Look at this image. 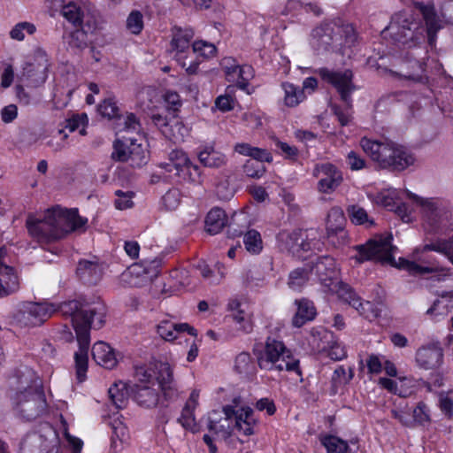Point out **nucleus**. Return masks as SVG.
Returning <instances> with one entry per match:
<instances>
[{
	"label": "nucleus",
	"mask_w": 453,
	"mask_h": 453,
	"mask_svg": "<svg viewBox=\"0 0 453 453\" xmlns=\"http://www.w3.org/2000/svg\"><path fill=\"white\" fill-rule=\"evenodd\" d=\"M56 312L70 319L76 333L79 349L74 353L75 369L77 380L82 382L88 371L90 330H98L104 326L106 305L101 299L93 302L70 300L58 306L50 303H27L17 311L15 319L21 326H38Z\"/></svg>",
	"instance_id": "1"
},
{
	"label": "nucleus",
	"mask_w": 453,
	"mask_h": 453,
	"mask_svg": "<svg viewBox=\"0 0 453 453\" xmlns=\"http://www.w3.org/2000/svg\"><path fill=\"white\" fill-rule=\"evenodd\" d=\"M407 196L421 208L422 226L425 231L423 243L415 248V261L400 258V269L406 270L413 275H424L442 271L435 259H430L426 253L434 251L445 256L447 239L430 234L446 233L451 225V212L435 198H423L410 191Z\"/></svg>",
	"instance_id": "2"
},
{
	"label": "nucleus",
	"mask_w": 453,
	"mask_h": 453,
	"mask_svg": "<svg viewBox=\"0 0 453 453\" xmlns=\"http://www.w3.org/2000/svg\"><path fill=\"white\" fill-rule=\"evenodd\" d=\"M415 8L421 13L425 24L406 12L395 13L387 27L391 38L404 48L420 47L426 42L430 46L435 42L436 34L441 28L433 3H414Z\"/></svg>",
	"instance_id": "3"
},
{
	"label": "nucleus",
	"mask_w": 453,
	"mask_h": 453,
	"mask_svg": "<svg viewBox=\"0 0 453 453\" xmlns=\"http://www.w3.org/2000/svg\"><path fill=\"white\" fill-rule=\"evenodd\" d=\"M88 219L81 217L78 209H65L59 205L48 209L42 218L28 214L26 227L29 235L40 245L63 239L67 234L85 230Z\"/></svg>",
	"instance_id": "4"
},
{
	"label": "nucleus",
	"mask_w": 453,
	"mask_h": 453,
	"mask_svg": "<svg viewBox=\"0 0 453 453\" xmlns=\"http://www.w3.org/2000/svg\"><path fill=\"white\" fill-rule=\"evenodd\" d=\"M311 273H314L326 293L337 294L338 297L355 308L361 316L371 319L377 316L373 303L362 301L354 289L343 283L339 278L335 260L331 256H321L309 265Z\"/></svg>",
	"instance_id": "5"
},
{
	"label": "nucleus",
	"mask_w": 453,
	"mask_h": 453,
	"mask_svg": "<svg viewBox=\"0 0 453 453\" xmlns=\"http://www.w3.org/2000/svg\"><path fill=\"white\" fill-rule=\"evenodd\" d=\"M360 146L364 152L377 164L378 167L390 172H402L415 162L413 154L396 142H381L363 137Z\"/></svg>",
	"instance_id": "6"
},
{
	"label": "nucleus",
	"mask_w": 453,
	"mask_h": 453,
	"mask_svg": "<svg viewBox=\"0 0 453 453\" xmlns=\"http://www.w3.org/2000/svg\"><path fill=\"white\" fill-rule=\"evenodd\" d=\"M317 73L324 81L332 85L336 89L344 106L330 104V109L336 116L342 127L349 126L353 119L352 94L357 88L353 82V72L349 69L333 71L326 67H322L317 70Z\"/></svg>",
	"instance_id": "7"
},
{
	"label": "nucleus",
	"mask_w": 453,
	"mask_h": 453,
	"mask_svg": "<svg viewBox=\"0 0 453 453\" xmlns=\"http://www.w3.org/2000/svg\"><path fill=\"white\" fill-rule=\"evenodd\" d=\"M253 353L261 369L272 371H288L301 373L299 360L292 357L291 351L284 342L275 337L268 336L265 343H256Z\"/></svg>",
	"instance_id": "8"
},
{
	"label": "nucleus",
	"mask_w": 453,
	"mask_h": 453,
	"mask_svg": "<svg viewBox=\"0 0 453 453\" xmlns=\"http://www.w3.org/2000/svg\"><path fill=\"white\" fill-rule=\"evenodd\" d=\"M239 402L240 398H234L233 401L234 405H226L223 407L226 425L220 424L218 426L215 421L209 420L208 429L214 431L224 440L229 439L234 430H236L239 434L247 437L254 434L256 433L255 429L257 426L254 411L250 407H242L236 410L235 408Z\"/></svg>",
	"instance_id": "9"
},
{
	"label": "nucleus",
	"mask_w": 453,
	"mask_h": 453,
	"mask_svg": "<svg viewBox=\"0 0 453 453\" xmlns=\"http://www.w3.org/2000/svg\"><path fill=\"white\" fill-rule=\"evenodd\" d=\"M134 375L140 382L158 384L162 398L160 404L167 406L178 399L180 392L173 379V369L166 362L155 361L149 365L136 366Z\"/></svg>",
	"instance_id": "10"
},
{
	"label": "nucleus",
	"mask_w": 453,
	"mask_h": 453,
	"mask_svg": "<svg viewBox=\"0 0 453 453\" xmlns=\"http://www.w3.org/2000/svg\"><path fill=\"white\" fill-rule=\"evenodd\" d=\"M12 401L15 416L25 422L35 420L47 409L43 388L37 390L35 388L31 391H16Z\"/></svg>",
	"instance_id": "11"
},
{
	"label": "nucleus",
	"mask_w": 453,
	"mask_h": 453,
	"mask_svg": "<svg viewBox=\"0 0 453 453\" xmlns=\"http://www.w3.org/2000/svg\"><path fill=\"white\" fill-rule=\"evenodd\" d=\"M354 249L357 251L355 257L358 263L372 259L386 263H391L394 260L391 238L388 237H380L378 240L371 239L365 244L355 246Z\"/></svg>",
	"instance_id": "12"
},
{
	"label": "nucleus",
	"mask_w": 453,
	"mask_h": 453,
	"mask_svg": "<svg viewBox=\"0 0 453 453\" xmlns=\"http://www.w3.org/2000/svg\"><path fill=\"white\" fill-rule=\"evenodd\" d=\"M194 37V31L191 28L174 27L171 48L174 52L173 58L182 66H186V59L192 53L191 42Z\"/></svg>",
	"instance_id": "13"
},
{
	"label": "nucleus",
	"mask_w": 453,
	"mask_h": 453,
	"mask_svg": "<svg viewBox=\"0 0 453 453\" xmlns=\"http://www.w3.org/2000/svg\"><path fill=\"white\" fill-rule=\"evenodd\" d=\"M317 174L324 176L318 182V189L325 194L334 192L343 181L342 172L331 163L317 165L314 169V175Z\"/></svg>",
	"instance_id": "14"
},
{
	"label": "nucleus",
	"mask_w": 453,
	"mask_h": 453,
	"mask_svg": "<svg viewBox=\"0 0 453 453\" xmlns=\"http://www.w3.org/2000/svg\"><path fill=\"white\" fill-rule=\"evenodd\" d=\"M5 255V249L0 248V298L13 294L19 288L14 268L4 262Z\"/></svg>",
	"instance_id": "15"
},
{
	"label": "nucleus",
	"mask_w": 453,
	"mask_h": 453,
	"mask_svg": "<svg viewBox=\"0 0 453 453\" xmlns=\"http://www.w3.org/2000/svg\"><path fill=\"white\" fill-rule=\"evenodd\" d=\"M443 359V350L439 344H429L419 348L416 352V362L420 368L433 370L438 368Z\"/></svg>",
	"instance_id": "16"
},
{
	"label": "nucleus",
	"mask_w": 453,
	"mask_h": 453,
	"mask_svg": "<svg viewBox=\"0 0 453 453\" xmlns=\"http://www.w3.org/2000/svg\"><path fill=\"white\" fill-rule=\"evenodd\" d=\"M277 241L282 250L293 255L300 250L308 251L311 250L310 243L303 240L300 229L293 231L282 230L277 234Z\"/></svg>",
	"instance_id": "17"
},
{
	"label": "nucleus",
	"mask_w": 453,
	"mask_h": 453,
	"mask_svg": "<svg viewBox=\"0 0 453 453\" xmlns=\"http://www.w3.org/2000/svg\"><path fill=\"white\" fill-rule=\"evenodd\" d=\"M336 34L334 27L328 23H324L315 27L311 32V45L319 53L330 50Z\"/></svg>",
	"instance_id": "18"
},
{
	"label": "nucleus",
	"mask_w": 453,
	"mask_h": 453,
	"mask_svg": "<svg viewBox=\"0 0 453 453\" xmlns=\"http://www.w3.org/2000/svg\"><path fill=\"white\" fill-rule=\"evenodd\" d=\"M15 380L12 384L16 385V391H31L36 388L37 390L42 389V384L39 377L28 366H20L15 372L13 376Z\"/></svg>",
	"instance_id": "19"
},
{
	"label": "nucleus",
	"mask_w": 453,
	"mask_h": 453,
	"mask_svg": "<svg viewBox=\"0 0 453 453\" xmlns=\"http://www.w3.org/2000/svg\"><path fill=\"white\" fill-rule=\"evenodd\" d=\"M133 398L143 408H154L160 404V395L157 389L147 385H135L132 388Z\"/></svg>",
	"instance_id": "20"
},
{
	"label": "nucleus",
	"mask_w": 453,
	"mask_h": 453,
	"mask_svg": "<svg viewBox=\"0 0 453 453\" xmlns=\"http://www.w3.org/2000/svg\"><path fill=\"white\" fill-rule=\"evenodd\" d=\"M295 304L297 310L292 319L293 326L299 328L316 318L317 310L312 301L301 298L296 299Z\"/></svg>",
	"instance_id": "21"
},
{
	"label": "nucleus",
	"mask_w": 453,
	"mask_h": 453,
	"mask_svg": "<svg viewBox=\"0 0 453 453\" xmlns=\"http://www.w3.org/2000/svg\"><path fill=\"white\" fill-rule=\"evenodd\" d=\"M91 352L95 362L106 369L114 368L118 363L113 349L104 342H96Z\"/></svg>",
	"instance_id": "22"
},
{
	"label": "nucleus",
	"mask_w": 453,
	"mask_h": 453,
	"mask_svg": "<svg viewBox=\"0 0 453 453\" xmlns=\"http://www.w3.org/2000/svg\"><path fill=\"white\" fill-rule=\"evenodd\" d=\"M157 332L165 341H173L178 334L183 332H188L192 336L197 335V330L188 323L177 324L167 320L157 325Z\"/></svg>",
	"instance_id": "23"
},
{
	"label": "nucleus",
	"mask_w": 453,
	"mask_h": 453,
	"mask_svg": "<svg viewBox=\"0 0 453 453\" xmlns=\"http://www.w3.org/2000/svg\"><path fill=\"white\" fill-rule=\"evenodd\" d=\"M20 79L28 86L38 87L47 79V67L41 64L26 63Z\"/></svg>",
	"instance_id": "24"
},
{
	"label": "nucleus",
	"mask_w": 453,
	"mask_h": 453,
	"mask_svg": "<svg viewBox=\"0 0 453 453\" xmlns=\"http://www.w3.org/2000/svg\"><path fill=\"white\" fill-rule=\"evenodd\" d=\"M197 157L205 167L219 168L226 165V156L215 150L212 145H204L198 148Z\"/></svg>",
	"instance_id": "25"
},
{
	"label": "nucleus",
	"mask_w": 453,
	"mask_h": 453,
	"mask_svg": "<svg viewBox=\"0 0 453 453\" xmlns=\"http://www.w3.org/2000/svg\"><path fill=\"white\" fill-rule=\"evenodd\" d=\"M76 273L81 280L88 284H96L101 278L98 264L88 260H81L78 263Z\"/></svg>",
	"instance_id": "26"
},
{
	"label": "nucleus",
	"mask_w": 453,
	"mask_h": 453,
	"mask_svg": "<svg viewBox=\"0 0 453 453\" xmlns=\"http://www.w3.org/2000/svg\"><path fill=\"white\" fill-rule=\"evenodd\" d=\"M227 225V216L219 207L212 208L205 219V228L211 234H219Z\"/></svg>",
	"instance_id": "27"
},
{
	"label": "nucleus",
	"mask_w": 453,
	"mask_h": 453,
	"mask_svg": "<svg viewBox=\"0 0 453 453\" xmlns=\"http://www.w3.org/2000/svg\"><path fill=\"white\" fill-rule=\"evenodd\" d=\"M345 217L342 209L332 208L327 214L326 232L328 237L344 233Z\"/></svg>",
	"instance_id": "28"
},
{
	"label": "nucleus",
	"mask_w": 453,
	"mask_h": 453,
	"mask_svg": "<svg viewBox=\"0 0 453 453\" xmlns=\"http://www.w3.org/2000/svg\"><path fill=\"white\" fill-rule=\"evenodd\" d=\"M109 398L117 409H124L128 403V390L127 384L119 381L115 382L108 390Z\"/></svg>",
	"instance_id": "29"
},
{
	"label": "nucleus",
	"mask_w": 453,
	"mask_h": 453,
	"mask_svg": "<svg viewBox=\"0 0 453 453\" xmlns=\"http://www.w3.org/2000/svg\"><path fill=\"white\" fill-rule=\"evenodd\" d=\"M123 140H116L113 142V151L111 152V157L112 160L117 162H127L129 159H133L134 152L130 149L127 142H130V145H134V139L128 138Z\"/></svg>",
	"instance_id": "30"
},
{
	"label": "nucleus",
	"mask_w": 453,
	"mask_h": 453,
	"mask_svg": "<svg viewBox=\"0 0 453 453\" xmlns=\"http://www.w3.org/2000/svg\"><path fill=\"white\" fill-rule=\"evenodd\" d=\"M311 271L308 267H299L291 271L288 278V286L295 291H299L309 280Z\"/></svg>",
	"instance_id": "31"
},
{
	"label": "nucleus",
	"mask_w": 453,
	"mask_h": 453,
	"mask_svg": "<svg viewBox=\"0 0 453 453\" xmlns=\"http://www.w3.org/2000/svg\"><path fill=\"white\" fill-rule=\"evenodd\" d=\"M44 438L37 434H27L20 442L19 453H41Z\"/></svg>",
	"instance_id": "32"
},
{
	"label": "nucleus",
	"mask_w": 453,
	"mask_h": 453,
	"mask_svg": "<svg viewBox=\"0 0 453 453\" xmlns=\"http://www.w3.org/2000/svg\"><path fill=\"white\" fill-rule=\"evenodd\" d=\"M68 49L79 53L88 47V35L83 30H75L66 37Z\"/></svg>",
	"instance_id": "33"
},
{
	"label": "nucleus",
	"mask_w": 453,
	"mask_h": 453,
	"mask_svg": "<svg viewBox=\"0 0 453 453\" xmlns=\"http://www.w3.org/2000/svg\"><path fill=\"white\" fill-rule=\"evenodd\" d=\"M234 370L241 375L248 376L255 370L252 357L248 352H242L235 357Z\"/></svg>",
	"instance_id": "34"
},
{
	"label": "nucleus",
	"mask_w": 453,
	"mask_h": 453,
	"mask_svg": "<svg viewBox=\"0 0 453 453\" xmlns=\"http://www.w3.org/2000/svg\"><path fill=\"white\" fill-rule=\"evenodd\" d=\"M282 88L285 91V104L289 107L296 106L304 98L303 90L299 89L297 87L291 83H282Z\"/></svg>",
	"instance_id": "35"
},
{
	"label": "nucleus",
	"mask_w": 453,
	"mask_h": 453,
	"mask_svg": "<svg viewBox=\"0 0 453 453\" xmlns=\"http://www.w3.org/2000/svg\"><path fill=\"white\" fill-rule=\"evenodd\" d=\"M169 163L165 165V169L168 173H173L176 167H180L181 165L189 163V157L181 150H173L168 155Z\"/></svg>",
	"instance_id": "36"
},
{
	"label": "nucleus",
	"mask_w": 453,
	"mask_h": 453,
	"mask_svg": "<svg viewBox=\"0 0 453 453\" xmlns=\"http://www.w3.org/2000/svg\"><path fill=\"white\" fill-rule=\"evenodd\" d=\"M246 250L253 254H258L262 250V240L260 234L254 229L248 231L243 238Z\"/></svg>",
	"instance_id": "37"
},
{
	"label": "nucleus",
	"mask_w": 453,
	"mask_h": 453,
	"mask_svg": "<svg viewBox=\"0 0 453 453\" xmlns=\"http://www.w3.org/2000/svg\"><path fill=\"white\" fill-rule=\"evenodd\" d=\"M98 112L105 118L108 119H120V111L119 108L117 105V103L114 98H107L104 99L99 105H98Z\"/></svg>",
	"instance_id": "38"
},
{
	"label": "nucleus",
	"mask_w": 453,
	"mask_h": 453,
	"mask_svg": "<svg viewBox=\"0 0 453 453\" xmlns=\"http://www.w3.org/2000/svg\"><path fill=\"white\" fill-rule=\"evenodd\" d=\"M194 406H191L189 403H187L182 409L181 415L178 418V422L187 430H190L192 433L198 431L196 428V419L193 414Z\"/></svg>",
	"instance_id": "39"
},
{
	"label": "nucleus",
	"mask_w": 453,
	"mask_h": 453,
	"mask_svg": "<svg viewBox=\"0 0 453 453\" xmlns=\"http://www.w3.org/2000/svg\"><path fill=\"white\" fill-rule=\"evenodd\" d=\"M347 211L354 224L363 225L368 223L369 226L374 225L373 220L369 219L366 211L358 205L354 204L349 206Z\"/></svg>",
	"instance_id": "40"
},
{
	"label": "nucleus",
	"mask_w": 453,
	"mask_h": 453,
	"mask_svg": "<svg viewBox=\"0 0 453 453\" xmlns=\"http://www.w3.org/2000/svg\"><path fill=\"white\" fill-rule=\"evenodd\" d=\"M242 168L246 176L254 179L261 178L266 171L265 165L256 159H248Z\"/></svg>",
	"instance_id": "41"
},
{
	"label": "nucleus",
	"mask_w": 453,
	"mask_h": 453,
	"mask_svg": "<svg viewBox=\"0 0 453 453\" xmlns=\"http://www.w3.org/2000/svg\"><path fill=\"white\" fill-rule=\"evenodd\" d=\"M63 16L74 26H80L82 22L81 9L73 3L63 6Z\"/></svg>",
	"instance_id": "42"
},
{
	"label": "nucleus",
	"mask_w": 453,
	"mask_h": 453,
	"mask_svg": "<svg viewBox=\"0 0 453 453\" xmlns=\"http://www.w3.org/2000/svg\"><path fill=\"white\" fill-rule=\"evenodd\" d=\"M264 280L265 273L259 265H251L243 274V281L246 285L257 286Z\"/></svg>",
	"instance_id": "43"
},
{
	"label": "nucleus",
	"mask_w": 453,
	"mask_h": 453,
	"mask_svg": "<svg viewBox=\"0 0 453 453\" xmlns=\"http://www.w3.org/2000/svg\"><path fill=\"white\" fill-rule=\"evenodd\" d=\"M127 28L134 35H139L143 28V16L140 11H132L127 19Z\"/></svg>",
	"instance_id": "44"
},
{
	"label": "nucleus",
	"mask_w": 453,
	"mask_h": 453,
	"mask_svg": "<svg viewBox=\"0 0 453 453\" xmlns=\"http://www.w3.org/2000/svg\"><path fill=\"white\" fill-rule=\"evenodd\" d=\"M253 77V68L250 65H238L235 78H237V87L244 90L249 85V81Z\"/></svg>",
	"instance_id": "45"
},
{
	"label": "nucleus",
	"mask_w": 453,
	"mask_h": 453,
	"mask_svg": "<svg viewBox=\"0 0 453 453\" xmlns=\"http://www.w3.org/2000/svg\"><path fill=\"white\" fill-rule=\"evenodd\" d=\"M109 425L112 430L111 443L115 444L116 440L123 441L127 434V427L119 419V418H116L112 419L109 423Z\"/></svg>",
	"instance_id": "46"
},
{
	"label": "nucleus",
	"mask_w": 453,
	"mask_h": 453,
	"mask_svg": "<svg viewBox=\"0 0 453 453\" xmlns=\"http://www.w3.org/2000/svg\"><path fill=\"white\" fill-rule=\"evenodd\" d=\"M216 52V47L206 42L198 41L192 43V54H199L200 56L209 58Z\"/></svg>",
	"instance_id": "47"
},
{
	"label": "nucleus",
	"mask_w": 453,
	"mask_h": 453,
	"mask_svg": "<svg viewBox=\"0 0 453 453\" xmlns=\"http://www.w3.org/2000/svg\"><path fill=\"white\" fill-rule=\"evenodd\" d=\"M215 193L219 200L229 201L234 195V188L227 180H223L217 184Z\"/></svg>",
	"instance_id": "48"
},
{
	"label": "nucleus",
	"mask_w": 453,
	"mask_h": 453,
	"mask_svg": "<svg viewBox=\"0 0 453 453\" xmlns=\"http://www.w3.org/2000/svg\"><path fill=\"white\" fill-rule=\"evenodd\" d=\"M115 195L118 196V198L115 200V206L117 209L125 210L133 206V192H123L122 190H116Z\"/></svg>",
	"instance_id": "49"
},
{
	"label": "nucleus",
	"mask_w": 453,
	"mask_h": 453,
	"mask_svg": "<svg viewBox=\"0 0 453 453\" xmlns=\"http://www.w3.org/2000/svg\"><path fill=\"white\" fill-rule=\"evenodd\" d=\"M346 162L352 171H358L366 167L365 159L354 150L348 153Z\"/></svg>",
	"instance_id": "50"
},
{
	"label": "nucleus",
	"mask_w": 453,
	"mask_h": 453,
	"mask_svg": "<svg viewBox=\"0 0 453 453\" xmlns=\"http://www.w3.org/2000/svg\"><path fill=\"white\" fill-rule=\"evenodd\" d=\"M413 418L419 425H424L430 420L427 406L423 402H419L413 410Z\"/></svg>",
	"instance_id": "51"
},
{
	"label": "nucleus",
	"mask_w": 453,
	"mask_h": 453,
	"mask_svg": "<svg viewBox=\"0 0 453 453\" xmlns=\"http://www.w3.org/2000/svg\"><path fill=\"white\" fill-rule=\"evenodd\" d=\"M180 193L178 190H169L162 197L164 205L167 210H174L178 207Z\"/></svg>",
	"instance_id": "52"
},
{
	"label": "nucleus",
	"mask_w": 453,
	"mask_h": 453,
	"mask_svg": "<svg viewBox=\"0 0 453 453\" xmlns=\"http://www.w3.org/2000/svg\"><path fill=\"white\" fill-rule=\"evenodd\" d=\"M329 357L334 360H342L346 357L345 347L338 341H331L329 343Z\"/></svg>",
	"instance_id": "53"
},
{
	"label": "nucleus",
	"mask_w": 453,
	"mask_h": 453,
	"mask_svg": "<svg viewBox=\"0 0 453 453\" xmlns=\"http://www.w3.org/2000/svg\"><path fill=\"white\" fill-rule=\"evenodd\" d=\"M220 65L222 69L225 71L226 75L227 76L228 81L235 79V73L237 72L238 65L235 62V59L232 58H225L222 59Z\"/></svg>",
	"instance_id": "54"
},
{
	"label": "nucleus",
	"mask_w": 453,
	"mask_h": 453,
	"mask_svg": "<svg viewBox=\"0 0 453 453\" xmlns=\"http://www.w3.org/2000/svg\"><path fill=\"white\" fill-rule=\"evenodd\" d=\"M152 124L157 127L164 135L168 136L170 135V129H169V121L167 119L166 116H163L161 114H152L151 117Z\"/></svg>",
	"instance_id": "55"
},
{
	"label": "nucleus",
	"mask_w": 453,
	"mask_h": 453,
	"mask_svg": "<svg viewBox=\"0 0 453 453\" xmlns=\"http://www.w3.org/2000/svg\"><path fill=\"white\" fill-rule=\"evenodd\" d=\"M391 211H394L404 222H410L412 219V208L406 203H397L394 208H391Z\"/></svg>",
	"instance_id": "56"
},
{
	"label": "nucleus",
	"mask_w": 453,
	"mask_h": 453,
	"mask_svg": "<svg viewBox=\"0 0 453 453\" xmlns=\"http://www.w3.org/2000/svg\"><path fill=\"white\" fill-rule=\"evenodd\" d=\"M275 146L280 149L288 159L295 160L298 156V150L295 146H290L288 143L281 142L278 139L275 140Z\"/></svg>",
	"instance_id": "57"
},
{
	"label": "nucleus",
	"mask_w": 453,
	"mask_h": 453,
	"mask_svg": "<svg viewBox=\"0 0 453 453\" xmlns=\"http://www.w3.org/2000/svg\"><path fill=\"white\" fill-rule=\"evenodd\" d=\"M124 129L136 133L141 130V123L134 113H127L124 118Z\"/></svg>",
	"instance_id": "58"
},
{
	"label": "nucleus",
	"mask_w": 453,
	"mask_h": 453,
	"mask_svg": "<svg viewBox=\"0 0 453 453\" xmlns=\"http://www.w3.org/2000/svg\"><path fill=\"white\" fill-rule=\"evenodd\" d=\"M216 107L221 111H228L234 108V99L228 95L219 96L215 101Z\"/></svg>",
	"instance_id": "59"
},
{
	"label": "nucleus",
	"mask_w": 453,
	"mask_h": 453,
	"mask_svg": "<svg viewBox=\"0 0 453 453\" xmlns=\"http://www.w3.org/2000/svg\"><path fill=\"white\" fill-rule=\"evenodd\" d=\"M366 365L370 373L378 374L382 371V363L380 357L374 354L368 357Z\"/></svg>",
	"instance_id": "60"
},
{
	"label": "nucleus",
	"mask_w": 453,
	"mask_h": 453,
	"mask_svg": "<svg viewBox=\"0 0 453 453\" xmlns=\"http://www.w3.org/2000/svg\"><path fill=\"white\" fill-rule=\"evenodd\" d=\"M256 408L262 411H266V413L270 416L273 415L276 411V407L273 400L269 398H261L256 403Z\"/></svg>",
	"instance_id": "61"
},
{
	"label": "nucleus",
	"mask_w": 453,
	"mask_h": 453,
	"mask_svg": "<svg viewBox=\"0 0 453 453\" xmlns=\"http://www.w3.org/2000/svg\"><path fill=\"white\" fill-rule=\"evenodd\" d=\"M18 114V109L15 104H9L3 108L1 111L2 120L4 123H10L13 121Z\"/></svg>",
	"instance_id": "62"
},
{
	"label": "nucleus",
	"mask_w": 453,
	"mask_h": 453,
	"mask_svg": "<svg viewBox=\"0 0 453 453\" xmlns=\"http://www.w3.org/2000/svg\"><path fill=\"white\" fill-rule=\"evenodd\" d=\"M87 120V116L85 114L74 115L71 119H66L65 128H67L70 132H74L77 130L81 125L84 126V120Z\"/></svg>",
	"instance_id": "63"
},
{
	"label": "nucleus",
	"mask_w": 453,
	"mask_h": 453,
	"mask_svg": "<svg viewBox=\"0 0 453 453\" xmlns=\"http://www.w3.org/2000/svg\"><path fill=\"white\" fill-rule=\"evenodd\" d=\"M440 409L449 418L453 416V400L449 396L440 398Z\"/></svg>",
	"instance_id": "64"
}]
</instances>
